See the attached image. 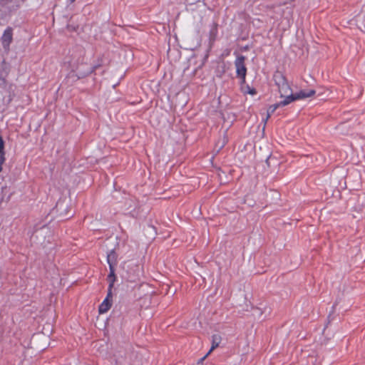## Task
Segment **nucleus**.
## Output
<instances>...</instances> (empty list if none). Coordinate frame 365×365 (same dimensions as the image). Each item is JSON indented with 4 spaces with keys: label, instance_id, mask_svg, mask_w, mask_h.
<instances>
[{
    "label": "nucleus",
    "instance_id": "nucleus-1",
    "mask_svg": "<svg viewBox=\"0 0 365 365\" xmlns=\"http://www.w3.org/2000/svg\"><path fill=\"white\" fill-rule=\"evenodd\" d=\"M65 65L69 71L70 75L78 79L88 76L93 71L88 58L86 56L74 57L65 63Z\"/></svg>",
    "mask_w": 365,
    "mask_h": 365
},
{
    "label": "nucleus",
    "instance_id": "nucleus-2",
    "mask_svg": "<svg viewBox=\"0 0 365 365\" xmlns=\"http://www.w3.org/2000/svg\"><path fill=\"white\" fill-rule=\"evenodd\" d=\"M52 333V328L48 326L44 330L35 333L31 338V348L36 349H45L49 346V337Z\"/></svg>",
    "mask_w": 365,
    "mask_h": 365
},
{
    "label": "nucleus",
    "instance_id": "nucleus-3",
    "mask_svg": "<svg viewBox=\"0 0 365 365\" xmlns=\"http://www.w3.org/2000/svg\"><path fill=\"white\" fill-rule=\"evenodd\" d=\"M274 85L280 95V97L288 100V97L291 95L292 89L286 78V76L279 71L275 72L273 76Z\"/></svg>",
    "mask_w": 365,
    "mask_h": 365
},
{
    "label": "nucleus",
    "instance_id": "nucleus-4",
    "mask_svg": "<svg viewBox=\"0 0 365 365\" xmlns=\"http://www.w3.org/2000/svg\"><path fill=\"white\" fill-rule=\"evenodd\" d=\"M316 92L313 89L310 90H302L299 91L295 93H291V95L288 97V100H283L281 101L282 106H287L289 104L292 102H294L297 100H302L304 98H308L314 96L315 95Z\"/></svg>",
    "mask_w": 365,
    "mask_h": 365
},
{
    "label": "nucleus",
    "instance_id": "nucleus-5",
    "mask_svg": "<svg viewBox=\"0 0 365 365\" xmlns=\"http://www.w3.org/2000/svg\"><path fill=\"white\" fill-rule=\"evenodd\" d=\"M245 57L243 56H240L236 58L235 61V67L237 74L239 77H240L242 80V83H244L245 81V76L247 73V68L245 65Z\"/></svg>",
    "mask_w": 365,
    "mask_h": 365
},
{
    "label": "nucleus",
    "instance_id": "nucleus-6",
    "mask_svg": "<svg viewBox=\"0 0 365 365\" xmlns=\"http://www.w3.org/2000/svg\"><path fill=\"white\" fill-rule=\"evenodd\" d=\"M113 305V292L110 290H108L106 298L100 304L98 307V313L103 314L106 313Z\"/></svg>",
    "mask_w": 365,
    "mask_h": 365
},
{
    "label": "nucleus",
    "instance_id": "nucleus-7",
    "mask_svg": "<svg viewBox=\"0 0 365 365\" xmlns=\"http://www.w3.org/2000/svg\"><path fill=\"white\" fill-rule=\"evenodd\" d=\"M13 39V33L11 29H7L1 38L2 44L5 48H8Z\"/></svg>",
    "mask_w": 365,
    "mask_h": 365
},
{
    "label": "nucleus",
    "instance_id": "nucleus-8",
    "mask_svg": "<svg viewBox=\"0 0 365 365\" xmlns=\"http://www.w3.org/2000/svg\"><path fill=\"white\" fill-rule=\"evenodd\" d=\"M7 73V64L4 59L0 58V87L6 83L5 76Z\"/></svg>",
    "mask_w": 365,
    "mask_h": 365
},
{
    "label": "nucleus",
    "instance_id": "nucleus-9",
    "mask_svg": "<svg viewBox=\"0 0 365 365\" xmlns=\"http://www.w3.org/2000/svg\"><path fill=\"white\" fill-rule=\"evenodd\" d=\"M238 309L242 312H247L252 307L251 302L247 298L239 299L237 303Z\"/></svg>",
    "mask_w": 365,
    "mask_h": 365
},
{
    "label": "nucleus",
    "instance_id": "nucleus-10",
    "mask_svg": "<svg viewBox=\"0 0 365 365\" xmlns=\"http://www.w3.org/2000/svg\"><path fill=\"white\" fill-rule=\"evenodd\" d=\"M118 261V255L114 250H111L107 255V262L109 268L115 267Z\"/></svg>",
    "mask_w": 365,
    "mask_h": 365
},
{
    "label": "nucleus",
    "instance_id": "nucleus-11",
    "mask_svg": "<svg viewBox=\"0 0 365 365\" xmlns=\"http://www.w3.org/2000/svg\"><path fill=\"white\" fill-rule=\"evenodd\" d=\"M110 269V273L108 275V290L112 291V289L114 286V283L116 281V276L115 274V267H111Z\"/></svg>",
    "mask_w": 365,
    "mask_h": 365
},
{
    "label": "nucleus",
    "instance_id": "nucleus-12",
    "mask_svg": "<svg viewBox=\"0 0 365 365\" xmlns=\"http://www.w3.org/2000/svg\"><path fill=\"white\" fill-rule=\"evenodd\" d=\"M241 91L245 95L250 94L254 96L257 93L255 88L247 85L245 82L244 83L242 82Z\"/></svg>",
    "mask_w": 365,
    "mask_h": 365
},
{
    "label": "nucleus",
    "instance_id": "nucleus-13",
    "mask_svg": "<svg viewBox=\"0 0 365 365\" xmlns=\"http://www.w3.org/2000/svg\"><path fill=\"white\" fill-rule=\"evenodd\" d=\"M195 57L193 56L189 60L188 65L185 68V69H186V70L192 71L193 76L195 74L197 70L200 68V65L196 66L195 64Z\"/></svg>",
    "mask_w": 365,
    "mask_h": 365
},
{
    "label": "nucleus",
    "instance_id": "nucleus-14",
    "mask_svg": "<svg viewBox=\"0 0 365 365\" xmlns=\"http://www.w3.org/2000/svg\"><path fill=\"white\" fill-rule=\"evenodd\" d=\"M182 43L183 44L184 46L185 47H189V46H198V41H196L194 42V43H190V36L188 34H186L183 37H182Z\"/></svg>",
    "mask_w": 365,
    "mask_h": 365
},
{
    "label": "nucleus",
    "instance_id": "nucleus-15",
    "mask_svg": "<svg viewBox=\"0 0 365 365\" xmlns=\"http://www.w3.org/2000/svg\"><path fill=\"white\" fill-rule=\"evenodd\" d=\"M279 106H282L281 105V102L279 103H277V104H274V105H272L269 107V108L267 109V119L269 117L270 114L274 113V110L279 107Z\"/></svg>",
    "mask_w": 365,
    "mask_h": 365
},
{
    "label": "nucleus",
    "instance_id": "nucleus-16",
    "mask_svg": "<svg viewBox=\"0 0 365 365\" xmlns=\"http://www.w3.org/2000/svg\"><path fill=\"white\" fill-rule=\"evenodd\" d=\"M4 3L2 0H0V19H3L5 16V13L4 11Z\"/></svg>",
    "mask_w": 365,
    "mask_h": 365
},
{
    "label": "nucleus",
    "instance_id": "nucleus-17",
    "mask_svg": "<svg viewBox=\"0 0 365 365\" xmlns=\"http://www.w3.org/2000/svg\"><path fill=\"white\" fill-rule=\"evenodd\" d=\"M0 153L1 154H5L4 152V141L2 137L0 135Z\"/></svg>",
    "mask_w": 365,
    "mask_h": 365
},
{
    "label": "nucleus",
    "instance_id": "nucleus-18",
    "mask_svg": "<svg viewBox=\"0 0 365 365\" xmlns=\"http://www.w3.org/2000/svg\"><path fill=\"white\" fill-rule=\"evenodd\" d=\"M4 161H5V154H1L0 153V173L2 170V168H3V165L4 163Z\"/></svg>",
    "mask_w": 365,
    "mask_h": 365
},
{
    "label": "nucleus",
    "instance_id": "nucleus-19",
    "mask_svg": "<svg viewBox=\"0 0 365 365\" xmlns=\"http://www.w3.org/2000/svg\"><path fill=\"white\" fill-rule=\"evenodd\" d=\"M210 354H208V352L207 353V354H205L202 359H200V360L199 361L198 364L200 363H202L203 361L209 356Z\"/></svg>",
    "mask_w": 365,
    "mask_h": 365
},
{
    "label": "nucleus",
    "instance_id": "nucleus-20",
    "mask_svg": "<svg viewBox=\"0 0 365 365\" xmlns=\"http://www.w3.org/2000/svg\"><path fill=\"white\" fill-rule=\"evenodd\" d=\"M215 347H216V346L212 345V347H211V349H210L209 350V351H208V354H211V352H212V351L215 349Z\"/></svg>",
    "mask_w": 365,
    "mask_h": 365
},
{
    "label": "nucleus",
    "instance_id": "nucleus-21",
    "mask_svg": "<svg viewBox=\"0 0 365 365\" xmlns=\"http://www.w3.org/2000/svg\"><path fill=\"white\" fill-rule=\"evenodd\" d=\"M71 2H73L75 0H69Z\"/></svg>",
    "mask_w": 365,
    "mask_h": 365
}]
</instances>
